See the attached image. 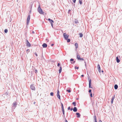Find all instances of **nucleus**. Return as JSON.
<instances>
[{"mask_svg":"<svg viewBox=\"0 0 122 122\" xmlns=\"http://www.w3.org/2000/svg\"><path fill=\"white\" fill-rule=\"evenodd\" d=\"M85 66H86V64H85Z\"/></svg>","mask_w":122,"mask_h":122,"instance_id":"49","label":"nucleus"},{"mask_svg":"<svg viewBox=\"0 0 122 122\" xmlns=\"http://www.w3.org/2000/svg\"><path fill=\"white\" fill-rule=\"evenodd\" d=\"M76 115H77V117L78 118L80 117L81 115L80 114L79 112H76Z\"/></svg>","mask_w":122,"mask_h":122,"instance_id":"15","label":"nucleus"},{"mask_svg":"<svg viewBox=\"0 0 122 122\" xmlns=\"http://www.w3.org/2000/svg\"><path fill=\"white\" fill-rule=\"evenodd\" d=\"M73 1V2L74 3H75L76 1V0H72Z\"/></svg>","mask_w":122,"mask_h":122,"instance_id":"39","label":"nucleus"},{"mask_svg":"<svg viewBox=\"0 0 122 122\" xmlns=\"http://www.w3.org/2000/svg\"><path fill=\"white\" fill-rule=\"evenodd\" d=\"M74 22L76 24H77L79 23L78 20L76 19L75 20H74Z\"/></svg>","mask_w":122,"mask_h":122,"instance_id":"22","label":"nucleus"},{"mask_svg":"<svg viewBox=\"0 0 122 122\" xmlns=\"http://www.w3.org/2000/svg\"><path fill=\"white\" fill-rule=\"evenodd\" d=\"M26 46H27L29 47L30 46H31L30 44V43L27 40H26Z\"/></svg>","mask_w":122,"mask_h":122,"instance_id":"8","label":"nucleus"},{"mask_svg":"<svg viewBox=\"0 0 122 122\" xmlns=\"http://www.w3.org/2000/svg\"><path fill=\"white\" fill-rule=\"evenodd\" d=\"M119 57H120V56H118L116 57V61L117 62V63H119L120 61V60H119Z\"/></svg>","mask_w":122,"mask_h":122,"instance_id":"9","label":"nucleus"},{"mask_svg":"<svg viewBox=\"0 0 122 122\" xmlns=\"http://www.w3.org/2000/svg\"><path fill=\"white\" fill-rule=\"evenodd\" d=\"M72 4L74 6H75V4H73V3H72Z\"/></svg>","mask_w":122,"mask_h":122,"instance_id":"54","label":"nucleus"},{"mask_svg":"<svg viewBox=\"0 0 122 122\" xmlns=\"http://www.w3.org/2000/svg\"><path fill=\"white\" fill-rule=\"evenodd\" d=\"M79 35H80L79 36L80 37H82L83 36V34L81 33H80Z\"/></svg>","mask_w":122,"mask_h":122,"instance_id":"23","label":"nucleus"},{"mask_svg":"<svg viewBox=\"0 0 122 122\" xmlns=\"http://www.w3.org/2000/svg\"><path fill=\"white\" fill-rule=\"evenodd\" d=\"M38 12L41 14H43L44 12H43L41 8L40 5H39L38 9Z\"/></svg>","mask_w":122,"mask_h":122,"instance_id":"1","label":"nucleus"},{"mask_svg":"<svg viewBox=\"0 0 122 122\" xmlns=\"http://www.w3.org/2000/svg\"><path fill=\"white\" fill-rule=\"evenodd\" d=\"M62 71V67L61 66V65L60 67V69L59 70V73H60Z\"/></svg>","mask_w":122,"mask_h":122,"instance_id":"17","label":"nucleus"},{"mask_svg":"<svg viewBox=\"0 0 122 122\" xmlns=\"http://www.w3.org/2000/svg\"><path fill=\"white\" fill-rule=\"evenodd\" d=\"M73 61V62H71V64H74V63L75 62H76V61Z\"/></svg>","mask_w":122,"mask_h":122,"instance_id":"37","label":"nucleus"},{"mask_svg":"<svg viewBox=\"0 0 122 122\" xmlns=\"http://www.w3.org/2000/svg\"><path fill=\"white\" fill-rule=\"evenodd\" d=\"M30 88L32 90H35V85L34 84H31L30 85Z\"/></svg>","mask_w":122,"mask_h":122,"instance_id":"5","label":"nucleus"},{"mask_svg":"<svg viewBox=\"0 0 122 122\" xmlns=\"http://www.w3.org/2000/svg\"><path fill=\"white\" fill-rule=\"evenodd\" d=\"M59 90H58L57 92V96L59 100H61L60 96L59 94Z\"/></svg>","mask_w":122,"mask_h":122,"instance_id":"7","label":"nucleus"},{"mask_svg":"<svg viewBox=\"0 0 122 122\" xmlns=\"http://www.w3.org/2000/svg\"><path fill=\"white\" fill-rule=\"evenodd\" d=\"M97 67L98 68V72H101V68L100 65L99 64H98L97 66Z\"/></svg>","mask_w":122,"mask_h":122,"instance_id":"10","label":"nucleus"},{"mask_svg":"<svg viewBox=\"0 0 122 122\" xmlns=\"http://www.w3.org/2000/svg\"><path fill=\"white\" fill-rule=\"evenodd\" d=\"M65 119H66V118ZM65 122H68L67 121L66 119H65Z\"/></svg>","mask_w":122,"mask_h":122,"instance_id":"45","label":"nucleus"},{"mask_svg":"<svg viewBox=\"0 0 122 122\" xmlns=\"http://www.w3.org/2000/svg\"><path fill=\"white\" fill-rule=\"evenodd\" d=\"M26 51H28V52H29L30 51V50L29 49H28L26 50Z\"/></svg>","mask_w":122,"mask_h":122,"instance_id":"42","label":"nucleus"},{"mask_svg":"<svg viewBox=\"0 0 122 122\" xmlns=\"http://www.w3.org/2000/svg\"><path fill=\"white\" fill-rule=\"evenodd\" d=\"M61 105L62 109H64V106H63V104H62V103L61 102Z\"/></svg>","mask_w":122,"mask_h":122,"instance_id":"26","label":"nucleus"},{"mask_svg":"<svg viewBox=\"0 0 122 122\" xmlns=\"http://www.w3.org/2000/svg\"><path fill=\"white\" fill-rule=\"evenodd\" d=\"M71 11V10L70 9L68 11V13H69Z\"/></svg>","mask_w":122,"mask_h":122,"instance_id":"41","label":"nucleus"},{"mask_svg":"<svg viewBox=\"0 0 122 122\" xmlns=\"http://www.w3.org/2000/svg\"><path fill=\"white\" fill-rule=\"evenodd\" d=\"M91 80L90 79L89 81V88H92V87L91 86Z\"/></svg>","mask_w":122,"mask_h":122,"instance_id":"11","label":"nucleus"},{"mask_svg":"<svg viewBox=\"0 0 122 122\" xmlns=\"http://www.w3.org/2000/svg\"><path fill=\"white\" fill-rule=\"evenodd\" d=\"M60 64L59 63H58L57 64V66H60Z\"/></svg>","mask_w":122,"mask_h":122,"instance_id":"38","label":"nucleus"},{"mask_svg":"<svg viewBox=\"0 0 122 122\" xmlns=\"http://www.w3.org/2000/svg\"><path fill=\"white\" fill-rule=\"evenodd\" d=\"M30 15H29L27 17V23L26 24L27 25H29L30 22Z\"/></svg>","mask_w":122,"mask_h":122,"instance_id":"3","label":"nucleus"},{"mask_svg":"<svg viewBox=\"0 0 122 122\" xmlns=\"http://www.w3.org/2000/svg\"><path fill=\"white\" fill-rule=\"evenodd\" d=\"M54 45V44H52L51 45V46H53Z\"/></svg>","mask_w":122,"mask_h":122,"instance_id":"43","label":"nucleus"},{"mask_svg":"<svg viewBox=\"0 0 122 122\" xmlns=\"http://www.w3.org/2000/svg\"><path fill=\"white\" fill-rule=\"evenodd\" d=\"M50 94L51 96H53L54 95V93L53 92H51L50 93Z\"/></svg>","mask_w":122,"mask_h":122,"instance_id":"32","label":"nucleus"},{"mask_svg":"<svg viewBox=\"0 0 122 122\" xmlns=\"http://www.w3.org/2000/svg\"><path fill=\"white\" fill-rule=\"evenodd\" d=\"M35 55L36 56H38L37 54L36 53H35Z\"/></svg>","mask_w":122,"mask_h":122,"instance_id":"46","label":"nucleus"},{"mask_svg":"<svg viewBox=\"0 0 122 122\" xmlns=\"http://www.w3.org/2000/svg\"><path fill=\"white\" fill-rule=\"evenodd\" d=\"M75 46L76 49L78 47V45L77 43H75Z\"/></svg>","mask_w":122,"mask_h":122,"instance_id":"19","label":"nucleus"},{"mask_svg":"<svg viewBox=\"0 0 122 122\" xmlns=\"http://www.w3.org/2000/svg\"><path fill=\"white\" fill-rule=\"evenodd\" d=\"M42 46L44 48H46L47 46V44L45 43H44L42 45Z\"/></svg>","mask_w":122,"mask_h":122,"instance_id":"14","label":"nucleus"},{"mask_svg":"<svg viewBox=\"0 0 122 122\" xmlns=\"http://www.w3.org/2000/svg\"><path fill=\"white\" fill-rule=\"evenodd\" d=\"M47 40H48L47 39H46V41H47Z\"/></svg>","mask_w":122,"mask_h":122,"instance_id":"55","label":"nucleus"},{"mask_svg":"<svg viewBox=\"0 0 122 122\" xmlns=\"http://www.w3.org/2000/svg\"><path fill=\"white\" fill-rule=\"evenodd\" d=\"M92 92L91 90V89H89V91H88V92H89V93H90L92 92Z\"/></svg>","mask_w":122,"mask_h":122,"instance_id":"36","label":"nucleus"},{"mask_svg":"<svg viewBox=\"0 0 122 122\" xmlns=\"http://www.w3.org/2000/svg\"><path fill=\"white\" fill-rule=\"evenodd\" d=\"M32 70L35 71V72L36 74L38 72V71L34 67H33Z\"/></svg>","mask_w":122,"mask_h":122,"instance_id":"13","label":"nucleus"},{"mask_svg":"<svg viewBox=\"0 0 122 122\" xmlns=\"http://www.w3.org/2000/svg\"><path fill=\"white\" fill-rule=\"evenodd\" d=\"M90 94V96L91 97H92V92H91V93H89Z\"/></svg>","mask_w":122,"mask_h":122,"instance_id":"33","label":"nucleus"},{"mask_svg":"<svg viewBox=\"0 0 122 122\" xmlns=\"http://www.w3.org/2000/svg\"><path fill=\"white\" fill-rule=\"evenodd\" d=\"M32 33H33L34 34V31H32Z\"/></svg>","mask_w":122,"mask_h":122,"instance_id":"50","label":"nucleus"},{"mask_svg":"<svg viewBox=\"0 0 122 122\" xmlns=\"http://www.w3.org/2000/svg\"><path fill=\"white\" fill-rule=\"evenodd\" d=\"M72 104L74 105V106H75L76 105V103L75 102H72Z\"/></svg>","mask_w":122,"mask_h":122,"instance_id":"24","label":"nucleus"},{"mask_svg":"<svg viewBox=\"0 0 122 122\" xmlns=\"http://www.w3.org/2000/svg\"><path fill=\"white\" fill-rule=\"evenodd\" d=\"M81 76L82 77H84V75H81Z\"/></svg>","mask_w":122,"mask_h":122,"instance_id":"44","label":"nucleus"},{"mask_svg":"<svg viewBox=\"0 0 122 122\" xmlns=\"http://www.w3.org/2000/svg\"><path fill=\"white\" fill-rule=\"evenodd\" d=\"M78 60H82V61H84V59L83 58H81V57L79 58V59H78Z\"/></svg>","mask_w":122,"mask_h":122,"instance_id":"28","label":"nucleus"},{"mask_svg":"<svg viewBox=\"0 0 122 122\" xmlns=\"http://www.w3.org/2000/svg\"><path fill=\"white\" fill-rule=\"evenodd\" d=\"M79 2L80 4L81 5L82 3V0H79Z\"/></svg>","mask_w":122,"mask_h":122,"instance_id":"27","label":"nucleus"},{"mask_svg":"<svg viewBox=\"0 0 122 122\" xmlns=\"http://www.w3.org/2000/svg\"><path fill=\"white\" fill-rule=\"evenodd\" d=\"M74 61V59H72V58H71V59H70V61L71 62V61Z\"/></svg>","mask_w":122,"mask_h":122,"instance_id":"35","label":"nucleus"},{"mask_svg":"<svg viewBox=\"0 0 122 122\" xmlns=\"http://www.w3.org/2000/svg\"><path fill=\"white\" fill-rule=\"evenodd\" d=\"M48 20L49 21V22L51 23V26L52 28L53 27V23H54L53 21L50 18H49L48 19Z\"/></svg>","mask_w":122,"mask_h":122,"instance_id":"4","label":"nucleus"},{"mask_svg":"<svg viewBox=\"0 0 122 122\" xmlns=\"http://www.w3.org/2000/svg\"><path fill=\"white\" fill-rule=\"evenodd\" d=\"M75 69H78L79 68V67H77L76 66H75Z\"/></svg>","mask_w":122,"mask_h":122,"instance_id":"34","label":"nucleus"},{"mask_svg":"<svg viewBox=\"0 0 122 122\" xmlns=\"http://www.w3.org/2000/svg\"><path fill=\"white\" fill-rule=\"evenodd\" d=\"M99 122H102L101 120H100L99 121Z\"/></svg>","mask_w":122,"mask_h":122,"instance_id":"48","label":"nucleus"},{"mask_svg":"<svg viewBox=\"0 0 122 122\" xmlns=\"http://www.w3.org/2000/svg\"><path fill=\"white\" fill-rule=\"evenodd\" d=\"M101 72H104V71H103V70H101Z\"/></svg>","mask_w":122,"mask_h":122,"instance_id":"52","label":"nucleus"},{"mask_svg":"<svg viewBox=\"0 0 122 122\" xmlns=\"http://www.w3.org/2000/svg\"><path fill=\"white\" fill-rule=\"evenodd\" d=\"M66 91L69 93L70 92H71V91L70 89H66Z\"/></svg>","mask_w":122,"mask_h":122,"instance_id":"30","label":"nucleus"},{"mask_svg":"<svg viewBox=\"0 0 122 122\" xmlns=\"http://www.w3.org/2000/svg\"><path fill=\"white\" fill-rule=\"evenodd\" d=\"M73 111L75 112H76L77 111V109L76 107H74L73 109Z\"/></svg>","mask_w":122,"mask_h":122,"instance_id":"16","label":"nucleus"},{"mask_svg":"<svg viewBox=\"0 0 122 122\" xmlns=\"http://www.w3.org/2000/svg\"><path fill=\"white\" fill-rule=\"evenodd\" d=\"M17 104V103L16 102H14L12 107V109H14L16 107Z\"/></svg>","mask_w":122,"mask_h":122,"instance_id":"2","label":"nucleus"},{"mask_svg":"<svg viewBox=\"0 0 122 122\" xmlns=\"http://www.w3.org/2000/svg\"><path fill=\"white\" fill-rule=\"evenodd\" d=\"M115 95L114 96H113L111 100V103L112 104L113 103L114 100L115 98Z\"/></svg>","mask_w":122,"mask_h":122,"instance_id":"12","label":"nucleus"},{"mask_svg":"<svg viewBox=\"0 0 122 122\" xmlns=\"http://www.w3.org/2000/svg\"><path fill=\"white\" fill-rule=\"evenodd\" d=\"M63 36L65 39L66 40H67V39L69 36L68 35L66 34V33H64L63 34Z\"/></svg>","mask_w":122,"mask_h":122,"instance_id":"6","label":"nucleus"},{"mask_svg":"<svg viewBox=\"0 0 122 122\" xmlns=\"http://www.w3.org/2000/svg\"><path fill=\"white\" fill-rule=\"evenodd\" d=\"M36 103V102H34L33 103H34V104H35Z\"/></svg>","mask_w":122,"mask_h":122,"instance_id":"53","label":"nucleus"},{"mask_svg":"<svg viewBox=\"0 0 122 122\" xmlns=\"http://www.w3.org/2000/svg\"><path fill=\"white\" fill-rule=\"evenodd\" d=\"M114 88L115 89H117L118 88V86L117 84H115L114 86Z\"/></svg>","mask_w":122,"mask_h":122,"instance_id":"21","label":"nucleus"},{"mask_svg":"<svg viewBox=\"0 0 122 122\" xmlns=\"http://www.w3.org/2000/svg\"><path fill=\"white\" fill-rule=\"evenodd\" d=\"M80 58V56L79 55H77L76 56V58L78 60Z\"/></svg>","mask_w":122,"mask_h":122,"instance_id":"25","label":"nucleus"},{"mask_svg":"<svg viewBox=\"0 0 122 122\" xmlns=\"http://www.w3.org/2000/svg\"><path fill=\"white\" fill-rule=\"evenodd\" d=\"M62 111L63 112V115L64 117H65V110L64 109H62Z\"/></svg>","mask_w":122,"mask_h":122,"instance_id":"20","label":"nucleus"},{"mask_svg":"<svg viewBox=\"0 0 122 122\" xmlns=\"http://www.w3.org/2000/svg\"><path fill=\"white\" fill-rule=\"evenodd\" d=\"M68 110H70V107H69L68 108V109H67Z\"/></svg>","mask_w":122,"mask_h":122,"instance_id":"40","label":"nucleus"},{"mask_svg":"<svg viewBox=\"0 0 122 122\" xmlns=\"http://www.w3.org/2000/svg\"><path fill=\"white\" fill-rule=\"evenodd\" d=\"M30 13H31V10H30Z\"/></svg>","mask_w":122,"mask_h":122,"instance_id":"56","label":"nucleus"},{"mask_svg":"<svg viewBox=\"0 0 122 122\" xmlns=\"http://www.w3.org/2000/svg\"><path fill=\"white\" fill-rule=\"evenodd\" d=\"M67 42H70V41L71 40H70V39H68V38L67 39Z\"/></svg>","mask_w":122,"mask_h":122,"instance_id":"31","label":"nucleus"},{"mask_svg":"<svg viewBox=\"0 0 122 122\" xmlns=\"http://www.w3.org/2000/svg\"><path fill=\"white\" fill-rule=\"evenodd\" d=\"M84 63H85V64H86V61H84Z\"/></svg>","mask_w":122,"mask_h":122,"instance_id":"51","label":"nucleus"},{"mask_svg":"<svg viewBox=\"0 0 122 122\" xmlns=\"http://www.w3.org/2000/svg\"><path fill=\"white\" fill-rule=\"evenodd\" d=\"M93 118L94 119V120H95V122H97V117L95 115L94 116Z\"/></svg>","mask_w":122,"mask_h":122,"instance_id":"18","label":"nucleus"},{"mask_svg":"<svg viewBox=\"0 0 122 122\" xmlns=\"http://www.w3.org/2000/svg\"><path fill=\"white\" fill-rule=\"evenodd\" d=\"M8 31L7 29H6L4 30V32L5 33H7Z\"/></svg>","mask_w":122,"mask_h":122,"instance_id":"29","label":"nucleus"},{"mask_svg":"<svg viewBox=\"0 0 122 122\" xmlns=\"http://www.w3.org/2000/svg\"><path fill=\"white\" fill-rule=\"evenodd\" d=\"M73 109L72 108H71V109L70 108V110L71 111H72L73 110Z\"/></svg>","mask_w":122,"mask_h":122,"instance_id":"47","label":"nucleus"}]
</instances>
